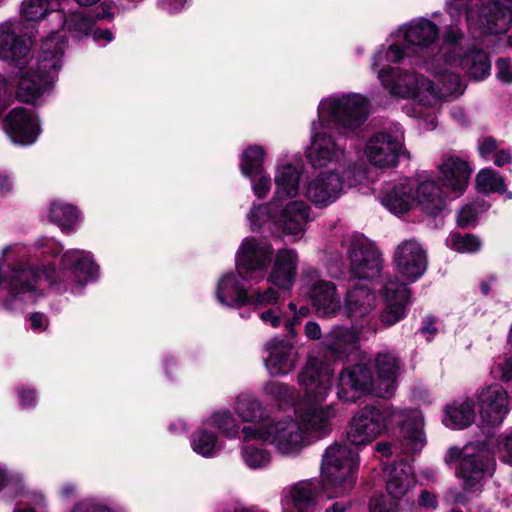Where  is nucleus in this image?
<instances>
[{
  "mask_svg": "<svg viewBox=\"0 0 512 512\" xmlns=\"http://www.w3.org/2000/svg\"><path fill=\"white\" fill-rule=\"evenodd\" d=\"M302 169L291 163H280L274 174L275 191L272 200L278 201L295 199L300 194Z\"/></svg>",
  "mask_w": 512,
  "mask_h": 512,
  "instance_id": "nucleus-29",
  "label": "nucleus"
},
{
  "mask_svg": "<svg viewBox=\"0 0 512 512\" xmlns=\"http://www.w3.org/2000/svg\"><path fill=\"white\" fill-rule=\"evenodd\" d=\"M191 447L203 457H212L220 449L217 435L206 428H199L192 434Z\"/></svg>",
  "mask_w": 512,
  "mask_h": 512,
  "instance_id": "nucleus-40",
  "label": "nucleus"
},
{
  "mask_svg": "<svg viewBox=\"0 0 512 512\" xmlns=\"http://www.w3.org/2000/svg\"><path fill=\"white\" fill-rule=\"evenodd\" d=\"M471 173L472 170L464 159L453 154L443 155L439 164L440 180L444 187L456 195L464 193Z\"/></svg>",
  "mask_w": 512,
  "mask_h": 512,
  "instance_id": "nucleus-26",
  "label": "nucleus"
},
{
  "mask_svg": "<svg viewBox=\"0 0 512 512\" xmlns=\"http://www.w3.org/2000/svg\"><path fill=\"white\" fill-rule=\"evenodd\" d=\"M265 366L272 376L286 375L291 372L298 361L295 347L287 341L271 339L265 344Z\"/></svg>",
  "mask_w": 512,
  "mask_h": 512,
  "instance_id": "nucleus-25",
  "label": "nucleus"
},
{
  "mask_svg": "<svg viewBox=\"0 0 512 512\" xmlns=\"http://www.w3.org/2000/svg\"><path fill=\"white\" fill-rule=\"evenodd\" d=\"M381 202L396 215L410 211L415 205L434 215L445 206L441 191L433 180H424L417 187L409 180H402L387 189Z\"/></svg>",
  "mask_w": 512,
  "mask_h": 512,
  "instance_id": "nucleus-9",
  "label": "nucleus"
},
{
  "mask_svg": "<svg viewBox=\"0 0 512 512\" xmlns=\"http://www.w3.org/2000/svg\"><path fill=\"white\" fill-rule=\"evenodd\" d=\"M497 77L500 81L512 83V64L507 58H499L496 62Z\"/></svg>",
  "mask_w": 512,
  "mask_h": 512,
  "instance_id": "nucleus-52",
  "label": "nucleus"
},
{
  "mask_svg": "<svg viewBox=\"0 0 512 512\" xmlns=\"http://www.w3.org/2000/svg\"><path fill=\"white\" fill-rule=\"evenodd\" d=\"M476 184L479 191L485 194L489 193H506V198H512V192L506 190L503 177L496 171L485 168L478 172L476 176Z\"/></svg>",
  "mask_w": 512,
  "mask_h": 512,
  "instance_id": "nucleus-39",
  "label": "nucleus"
},
{
  "mask_svg": "<svg viewBox=\"0 0 512 512\" xmlns=\"http://www.w3.org/2000/svg\"><path fill=\"white\" fill-rule=\"evenodd\" d=\"M298 256L292 249L283 248L277 251L268 282L278 289L287 291L294 284L297 274Z\"/></svg>",
  "mask_w": 512,
  "mask_h": 512,
  "instance_id": "nucleus-28",
  "label": "nucleus"
},
{
  "mask_svg": "<svg viewBox=\"0 0 512 512\" xmlns=\"http://www.w3.org/2000/svg\"><path fill=\"white\" fill-rule=\"evenodd\" d=\"M478 149L483 158L488 159L497 149L496 141L487 137L479 142Z\"/></svg>",
  "mask_w": 512,
  "mask_h": 512,
  "instance_id": "nucleus-55",
  "label": "nucleus"
},
{
  "mask_svg": "<svg viewBox=\"0 0 512 512\" xmlns=\"http://www.w3.org/2000/svg\"><path fill=\"white\" fill-rule=\"evenodd\" d=\"M65 45V36L53 33L42 42L34 59L32 40L22 33V24L16 20L0 24V59L16 69V95L21 102L34 104L51 90L63 64Z\"/></svg>",
  "mask_w": 512,
  "mask_h": 512,
  "instance_id": "nucleus-1",
  "label": "nucleus"
},
{
  "mask_svg": "<svg viewBox=\"0 0 512 512\" xmlns=\"http://www.w3.org/2000/svg\"><path fill=\"white\" fill-rule=\"evenodd\" d=\"M471 31L500 34L512 26V0H479L466 9Z\"/></svg>",
  "mask_w": 512,
  "mask_h": 512,
  "instance_id": "nucleus-15",
  "label": "nucleus"
},
{
  "mask_svg": "<svg viewBox=\"0 0 512 512\" xmlns=\"http://www.w3.org/2000/svg\"><path fill=\"white\" fill-rule=\"evenodd\" d=\"M497 454L502 462L512 465V427L498 436Z\"/></svg>",
  "mask_w": 512,
  "mask_h": 512,
  "instance_id": "nucleus-47",
  "label": "nucleus"
},
{
  "mask_svg": "<svg viewBox=\"0 0 512 512\" xmlns=\"http://www.w3.org/2000/svg\"><path fill=\"white\" fill-rule=\"evenodd\" d=\"M357 341L356 332L347 328L335 327L326 336L324 345L332 356L342 358L356 349Z\"/></svg>",
  "mask_w": 512,
  "mask_h": 512,
  "instance_id": "nucleus-35",
  "label": "nucleus"
},
{
  "mask_svg": "<svg viewBox=\"0 0 512 512\" xmlns=\"http://www.w3.org/2000/svg\"><path fill=\"white\" fill-rule=\"evenodd\" d=\"M288 496L298 512H312L320 497V484L314 480H303L288 490Z\"/></svg>",
  "mask_w": 512,
  "mask_h": 512,
  "instance_id": "nucleus-33",
  "label": "nucleus"
},
{
  "mask_svg": "<svg viewBox=\"0 0 512 512\" xmlns=\"http://www.w3.org/2000/svg\"><path fill=\"white\" fill-rule=\"evenodd\" d=\"M351 273L360 279H372L382 269V254L364 237H355L349 246Z\"/></svg>",
  "mask_w": 512,
  "mask_h": 512,
  "instance_id": "nucleus-20",
  "label": "nucleus"
},
{
  "mask_svg": "<svg viewBox=\"0 0 512 512\" xmlns=\"http://www.w3.org/2000/svg\"><path fill=\"white\" fill-rule=\"evenodd\" d=\"M462 0H447L446 7L452 19H456L461 13Z\"/></svg>",
  "mask_w": 512,
  "mask_h": 512,
  "instance_id": "nucleus-63",
  "label": "nucleus"
},
{
  "mask_svg": "<svg viewBox=\"0 0 512 512\" xmlns=\"http://www.w3.org/2000/svg\"><path fill=\"white\" fill-rule=\"evenodd\" d=\"M259 318L263 323L270 325L271 327H279L281 324L282 316L278 310L271 308L263 311L259 314Z\"/></svg>",
  "mask_w": 512,
  "mask_h": 512,
  "instance_id": "nucleus-54",
  "label": "nucleus"
},
{
  "mask_svg": "<svg viewBox=\"0 0 512 512\" xmlns=\"http://www.w3.org/2000/svg\"><path fill=\"white\" fill-rule=\"evenodd\" d=\"M364 394L374 395V381L365 365L345 367L339 376L338 398L344 402H355Z\"/></svg>",
  "mask_w": 512,
  "mask_h": 512,
  "instance_id": "nucleus-22",
  "label": "nucleus"
},
{
  "mask_svg": "<svg viewBox=\"0 0 512 512\" xmlns=\"http://www.w3.org/2000/svg\"><path fill=\"white\" fill-rule=\"evenodd\" d=\"M421 333L427 337V340H431L437 333L435 320L432 318H425L421 327Z\"/></svg>",
  "mask_w": 512,
  "mask_h": 512,
  "instance_id": "nucleus-59",
  "label": "nucleus"
},
{
  "mask_svg": "<svg viewBox=\"0 0 512 512\" xmlns=\"http://www.w3.org/2000/svg\"><path fill=\"white\" fill-rule=\"evenodd\" d=\"M333 370L315 356H309L298 374V384L304 394L303 402L296 409L305 432L310 430L318 435L331 431V420L336 412L332 405L317 408L324 402L331 390Z\"/></svg>",
  "mask_w": 512,
  "mask_h": 512,
  "instance_id": "nucleus-6",
  "label": "nucleus"
},
{
  "mask_svg": "<svg viewBox=\"0 0 512 512\" xmlns=\"http://www.w3.org/2000/svg\"><path fill=\"white\" fill-rule=\"evenodd\" d=\"M13 189V181L6 173L0 172V196L6 195Z\"/></svg>",
  "mask_w": 512,
  "mask_h": 512,
  "instance_id": "nucleus-62",
  "label": "nucleus"
},
{
  "mask_svg": "<svg viewBox=\"0 0 512 512\" xmlns=\"http://www.w3.org/2000/svg\"><path fill=\"white\" fill-rule=\"evenodd\" d=\"M326 124L312 123V140L306 151V157L314 168H326L328 165L333 167L344 166L341 161L345 158V149L339 146L331 135L319 131Z\"/></svg>",
  "mask_w": 512,
  "mask_h": 512,
  "instance_id": "nucleus-19",
  "label": "nucleus"
},
{
  "mask_svg": "<svg viewBox=\"0 0 512 512\" xmlns=\"http://www.w3.org/2000/svg\"><path fill=\"white\" fill-rule=\"evenodd\" d=\"M386 474L388 495L372 500L370 512H400L395 499L402 498L415 483L413 467L404 461L387 468Z\"/></svg>",
  "mask_w": 512,
  "mask_h": 512,
  "instance_id": "nucleus-18",
  "label": "nucleus"
},
{
  "mask_svg": "<svg viewBox=\"0 0 512 512\" xmlns=\"http://www.w3.org/2000/svg\"><path fill=\"white\" fill-rule=\"evenodd\" d=\"M43 274L52 286L62 282L65 284L63 290L59 289L60 292L70 289L72 293H78L88 282L96 279L98 266L90 252L71 249L62 255L59 270L47 267Z\"/></svg>",
  "mask_w": 512,
  "mask_h": 512,
  "instance_id": "nucleus-12",
  "label": "nucleus"
},
{
  "mask_svg": "<svg viewBox=\"0 0 512 512\" xmlns=\"http://www.w3.org/2000/svg\"><path fill=\"white\" fill-rule=\"evenodd\" d=\"M65 25L69 30L77 31L83 35H88L92 29V20L81 14H73L65 20Z\"/></svg>",
  "mask_w": 512,
  "mask_h": 512,
  "instance_id": "nucleus-50",
  "label": "nucleus"
},
{
  "mask_svg": "<svg viewBox=\"0 0 512 512\" xmlns=\"http://www.w3.org/2000/svg\"><path fill=\"white\" fill-rule=\"evenodd\" d=\"M31 326L35 330H40L45 327L46 317L41 313H34L30 316Z\"/></svg>",
  "mask_w": 512,
  "mask_h": 512,
  "instance_id": "nucleus-64",
  "label": "nucleus"
},
{
  "mask_svg": "<svg viewBox=\"0 0 512 512\" xmlns=\"http://www.w3.org/2000/svg\"><path fill=\"white\" fill-rule=\"evenodd\" d=\"M5 131L16 144L30 145L40 133L37 117L24 108L12 109L5 118Z\"/></svg>",
  "mask_w": 512,
  "mask_h": 512,
  "instance_id": "nucleus-23",
  "label": "nucleus"
},
{
  "mask_svg": "<svg viewBox=\"0 0 512 512\" xmlns=\"http://www.w3.org/2000/svg\"><path fill=\"white\" fill-rule=\"evenodd\" d=\"M242 434L245 442L268 443L285 457H296L307 445L305 428L291 416H271L255 426H244Z\"/></svg>",
  "mask_w": 512,
  "mask_h": 512,
  "instance_id": "nucleus-8",
  "label": "nucleus"
},
{
  "mask_svg": "<svg viewBox=\"0 0 512 512\" xmlns=\"http://www.w3.org/2000/svg\"><path fill=\"white\" fill-rule=\"evenodd\" d=\"M279 290L280 289L278 288L270 286L263 291H252L251 293H248L245 305H251L258 308L273 306L277 304L279 300Z\"/></svg>",
  "mask_w": 512,
  "mask_h": 512,
  "instance_id": "nucleus-45",
  "label": "nucleus"
},
{
  "mask_svg": "<svg viewBox=\"0 0 512 512\" xmlns=\"http://www.w3.org/2000/svg\"><path fill=\"white\" fill-rule=\"evenodd\" d=\"M235 412L238 417L249 426H255L271 416L264 415L261 402L250 394H241L235 402Z\"/></svg>",
  "mask_w": 512,
  "mask_h": 512,
  "instance_id": "nucleus-36",
  "label": "nucleus"
},
{
  "mask_svg": "<svg viewBox=\"0 0 512 512\" xmlns=\"http://www.w3.org/2000/svg\"><path fill=\"white\" fill-rule=\"evenodd\" d=\"M474 421V403L466 398L451 402L445 407L443 424L453 430L464 429Z\"/></svg>",
  "mask_w": 512,
  "mask_h": 512,
  "instance_id": "nucleus-34",
  "label": "nucleus"
},
{
  "mask_svg": "<svg viewBox=\"0 0 512 512\" xmlns=\"http://www.w3.org/2000/svg\"><path fill=\"white\" fill-rule=\"evenodd\" d=\"M253 177H256L252 180L251 188L254 195L258 199L265 198L271 189V179L268 175L262 172L261 174H254Z\"/></svg>",
  "mask_w": 512,
  "mask_h": 512,
  "instance_id": "nucleus-51",
  "label": "nucleus"
},
{
  "mask_svg": "<svg viewBox=\"0 0 512 512\" xmlns=\"http://www.w3.org/2000/svg\"><path fill=\"white\" fill-rule=\"evenodd\" d=\"M419 505L426 507V508H433L435 509L437 507V500L434 494H431L428 491H422L420 497H419Z\"/></svg>",
  "mask_w": 512,
  "mask_h": 512,
  "instance_id": "nucleus-60",
  "label": "nucleus"
},
{
  "mask_svg": "<svg viewBox=\"0 0 512 512\" xmlns=\"http://www.w3.org/2000/svg\"><path fill=\"white\" fill-rule=\"evenodd\" d=\"M369 100L359 93L333 94L322 99L318 106L319 124L333 123L344 129L355 130L367 120Z\"/></svg>",
  "mask_w": 512,
  "mask_h": 512,
  "instance_id": "nucleus-10",
  "label": "nucleus"
},
{
  "mask_svg": "<svg viewBox=\"0 0 512 512\" xmlns=\"http://www.w3.org/2000/svg\"><path fill=\"white\" fill-rule=\"evenodd\" d=\"M38 248L44 249L45 254H58L62 250V245L56 242L54 239L47 237L40 238L36 241Z\"/></svg>",
  "mask_w": 512,
  "mask_h": 512,
  "instance_id": "nucleus-53",
  "label": "nucleus"
},
{
  "mask_svg": "<svg viewBox=\"0 0 512 512\" xmlns=\"http://www.w3.org/2000/svg\"><path fill=\"white\" fill-rule=\"evenodd\" d=\"M311 207L303 200L290 199L287 201L274 200L268 203L254 205L248 220L253 231L267 227L277 229L285 235L301 238L310 221Z\"/></svg>",
  "mask_w": 512,
  "mask_h": 512,
  "instance_id": "nucleus-7",
  "label": "nucleus"
},
{
  "mask_svg": "<svg viewBox=\"0 0 512 512\" xmlns=\"http://www.w3.org/2000/svg\"><path fill=\"white\" fill-rule=\"evenodd\" d=\"M239 277L241 276L238 273L228 272L219 279L216 297L220 304L229 307L245 305L248 292L239 281Z\"/></svg>",
  "mask_w": 512,
  "mask_h": 512,
  "instance_id": "nucleus-32",
  "label": "nucleus"
},
{
  "mask_svg": "<svg viewBox=\"0 0 512 512\" xmlns=\"http://www.w3.org/2000/svg\"><path fill=\"white\" fill-rule=\"evenodd\" d=\"M310 298L319 315L331 317L341 309V299L331 281L318 280L310 289Z\"/></svg>",
  "mask_w": 512,
  "mask_h": 512,
  "instance_id": "nucleus-30",
  "label": "nucleus"
},
{
  "mask_svg": "<svg viewBox=\"0 0 512 512\" xmlns=\"http://www.w3.org/2000/svg\"><path fill=\"white\" fill-rule=\"evenodd\" d=\"M401 423L404 453H416L426 444L423 415L418 410H400L394 407L365 406L351 418L346 437L355 446H366L380 437L388 424Z\"/></svg>",
  "mask_w": 512,
  "mask_h": 512,
  "instance_id": "nucleus-3",
  "label": "nucleus"
},
{
  "mask_svg": "<svg viewBox=\"0 0 512 512\" xmlns=\"http://www.w3.org/2000/svg\"><path fill=\"white\" fill-rule=\"evenodd\" d=\"M263 389L267 395L283 402L289 401L294 395V388L281 382H268L264 385Z\"/></svg>",
  "mask_w": 512,
  "mask_h": 512,
  "instance_id": "nucleus-46",
  "label": "nucleus"
},
{
  "mask_svg": "<svg viewBox=\"0 0 512 512\" xmlns=\"http://www.w3.org/2000/svg\"><path fill=\"white\" fill-rule=\"evenodd\" d=\"M242 460L250 469H262L271 461V453L264 447L245 445L241 450Z\"/></svg>",
  "mask_w": 512,
  "mask_h": 512,
  "instance_id": "nucleus-43",
  "label": "nucleus"
},
{
  "mask_svg": "<svg viewBox=\"0 0 512 512\" xmlns=\"http://www.w3.org/2000/svg\"><path fill=\"white\" fill-rule=\"evenodd\" d=\"M461 52L462 48L458 45V49H456L455 52H451L447 57V61H445L442 67V70L445 71L444 80L446 82L447 76L451 72L460 78V76L455 72L459 67H467L469 75L476 80L483 79L489 75L491 64L485 52L473 51L465 58L461 56Z\"/></svg>",
  "mask_w": 512,
  "mask_h": 512,
  "instance_id": "nucleus-27",
  "label": "nucleus"
},
{
  "mask_svg": "<svg viewBox=\"0 0 512 512\" xmlns=\"http://www.w3.org/2000/svg\"><path fill=\"white\" fill-rule=\"evenodd\" d=\"M438 27L426 18L413 20L401 26L391 37L392 43L387 49L378 50L373 56V67L384 65L385 62H399L405 56V49L412 48L420 54L422 64L427 71L442 75V67L451 52L458 49V42L463 34L459 29L450 28L444 36V44L437 54L434 53V42L438 38Z\"/></svg>",
  "mask_w": 512,
  "mask_h": 512,
  "instance_id": "nucleus-2",
  "label": "nucleus"
},
{
  "mask_svg": "<svg viewBox=\"0 0 512 512\" xmlns=\"http://www.w3.org/2000/svg\"><path fill=\"white\" fill-rule=\"evenodd\" d=\"M492 373L504 382L512 380V356L505 354L498 357L494 362Z\"/></svg>",
  "mask_w": 512,
  "mask_h": 512,
  "instance_id": "nucleus-48",
  "label": "nucleus"
},
{
  "mask_svg": "<svg viewBox=\"0 0 512 512\" xmlns=\"http://www.w3.org/2000/svg\"><path fill=\"white\" fill-rule=\"evenodd\" d=\"M376 376L374 395L380 398H390L396 391L400 371L398 358L392 353H379L374 360Z\"/></svg>",
  "mask_w": 512,
  "mask_h": 512,
  "instance_id": "nucleus-24",
  "label": "nucleus"
},
{
  "mask_svg": "<svg viewBox=\"0 0 512 512\" xmlns=\"http://www.w3.org/2000/svg\"><path fill=\"white\" fill-rule=\"evenodd\" d=\"M357 467V459L348 446L335 443L326 449L322 457L321 477L328 498L338 497L353 487Z\"/></svg>",
  "mask_w": 512,
  "mask_h": 512,
  "instance_id": "nucleus-11",
  "label": "nucleus"
},
{
  "mask_svg": "<svg viewBox=\"0 0 512 512\" xmlns=\"http://www.w3.org/2000/svg\"><path fill=\"white\" fill-rule=\"evenodd\" d=\"M487 209V206L484 204H471L464 206L457 217V223L460 227H468L473 224L477 218V215L480 211H484Z\"/></svg>",
  "mask_w": 512,
  "mask_h": 512,
  "instance_id": "nucleus-49",
  "label": "nucleus"
},
{
  "mask_svg": "<svg viewBox=\"0 0 512 512\" xmlns=\"http://www.w3.org/2000/svg\"><path fill=\"white\" fill-rule=\"evenodd\" d=\"M70 512H114L111 509L86 502L77 503Z\"/></svg>",
  "mask_w": 512,
  "mask_h": 512,
  "instance_id": "nucleus-56",
  "label": "nucleus"
},
{
  "mask_svg": "<svg viewBox=\"0 0 512 512\" xmlns=\"http://www.w3.org/2000/svg\"><path fill=\"white\" fill-rule=\"evenodd\" d=\"M447 245L458 253H474L481 248V240L470 234L452 233L447 238Z\"/></svg>",
  "mask_w": 512,
  "mask_h": 512,
  "instance_id": "nucleus-44",
  "label": "nucleus"
},
{
  "mask_svg": "<svg viewBox=\"0 0 512 512\" xmlns=\"http://www.w3.org/2000/svg\"><path fill=\"white\" fill-rule=\"evenodd\" d=\"M77 491H78V488L75 483L66 482L61 485V487L59 489V495L63 499H70L77 495Z\"/></svg>",
  "mask_w": 512,
  "mask_h": 512,
  "instance_id": "nucleus-58",
  "label": "nucleus"
},
{
  "mask_svg": "<svg viewBox=\"0 0 512 512\" xmlns=\"http://www.w3.org/2000/svg\"><path fill=\"white\" fill-rule=\"evenodd\" d=\"M389 63L385 62L384 65L375 68L372 66V69L377 71L382 86L393 97L413 98L419 105L434 108L464 92L461 79L452 72L447 76V82L444 80V70L438 77L432 73L434 80H430L414 70L386 69Z\"/></svg>",
  "mask_w": 512,
  "mask_h": 512,
  "instance_id": "nucleus-5",
  "label": "nucleus"
},
{
  "mask_svg": "<svg viewBox=\"0 0 512 512\" xmlns=\"http://www.w3.org/2000/svg\"><path fill=\"white\" fill-rule=\"evenodd\" d=\"M265 149L259 145L247 147L241 156L240 170L245 177L252 178L254 174L264 172Z\"/></svg>",
  "mask_w": 512,
  "mask_h": 512,
  "instance_id": "nucleus-38",
  "label": "nucleus"
},
{
  "mask_svg": "<svg viewBox=\"0 0 512 512\" xmlns=\"http://www.w3.org/2000/svg\"><path fill=\"white\" fill-rule=\"evenodd\" d=\"M20 395V404L23 408L31 407L36 402V394L34 390L31 389H22L19 392Z\"/></svg>",
  "mask_w": 512,
  "mask_h": 512,
  "instance_id": "nucleus-57",
  "label": "nucleus"
},
{
  "mask_svg": "<svg viewBox=\"0 0 512 512\" xmlns=\"http://www.w3.org/2000/svg\"><path fill=\"white\" fill-rule=\"evenodd\" d=\"M205 424L218 429L228 438H235L240 431V425L228 410H219L212 413L205 421Z\"/></svg>",
  "mask_w": 512,
  "mask_h": 512,
  "instance_id": "nucleus-41",
  "label": "nucleus"
},
{
  "mask_svg": "<svg viewBox=\"0 0 512 512\" xmlns=\"http://www.w3.org/2000/svg\"><path fill=\"white\" fill-rule=\"evenodd\" d=\"M50 220L62 231L71 230L79 219V212L72 204L61 200L53 201L49 208Z\"/></svg>",
  "mask_w": 512,
  "mask_h": 512,
  "instance_id": "nucleus-37",
  "label": "nucleus"
},
{
  "mask_svg": "<svg viewBox=\"0 0 512 512\" xmlns=\"http://www.w3.org/2000/svg\"><path fill=\"white\" fill-rule=\"evenodd\" d=\"M477 399L480 421L484 426L500 425L512 408L508 392L500 385L482 388Z\"/></svg>",
  "mask_w": 512,
  "mask_h": 512,
  "instance_id": "nucleus-21",
  "label": "nucleus"
},
{
  "mask_svg": "<svg viewBox=\"0 0 512 512\" xmlns=\"http://www.w3.org/2000/svg\"><path fill=\"white\" fill-rule=\"evenodd\" d=\"M459 462L458 476L466 490L478 489L483 481L491 476L496 462L483 443H470L462 449L452 447L448 450L446 462Z\"/></svg>",
  "mask_w": 512,
  "mask_h": 512,
  "instance_id": "nucleus-13",
  "label": "nucleus"
},
{
  "mask_svg": "<svg viewBox=\"0 0 512 512\" xmlns=\"http://www.w3.org/2000/svg\"><path fill=\"white\" fill-rule=\"evenodd\" d=\"M356 183L353 169L337 166L308 178L304 185V196L316 207L324 208L337 201L346 189Z\"/></svg>",
  "mask_w": 512,
  "mask_h": 512,
  "instance_id": "nucleus-14",
  "label": "nucleus"
},
{
  "mask_svg": "<svg viewBox=\"0 0 512 512\" xmlns=\"http://www.w3.org/2000/svg\"><path fill=\"white\" fill-rule=\"evenodd\" d=\"M376 308V294L366 285H357L347 292L345 310L349 318L357 321Z\"/></svg>",
  "mask_w": 512,
  "mask_h": 512,
  "instance_id": "nucleus-31",
  "label": "nucleus"
},
{
  "mask_svg": "<svg viewBox=\"0 0 512 512\" xmlns=\"http://www.w3.org/2000/svg\"><path fill=\"white\" fill-rule=\"evenodd\" d=\"M395 276L388 278L382 289L383 308L380 321L392 326L406 316L410 299L408 285L418 281L428 266L427 252L416 240H404L395 249L393 256Z\"/></svg>",
  "mask_w": 512,
  "mask_h": 512,
  "instance_id": "nucleus-4",
  "label": "nucleus"
},
{
  "mask_svg": "<svg viewBox=\"0 0 512 512\" xmlns=\"http://www.w3.org/2000/svg\"><path fill=\"white\" fill-rule=\"evenodd\" d=\"M305 334L308 338L312 340H318L322 335L320 326L316 322L312 321L306 323Z\"/></svg>",
  "mask_w": 512,
  "mask_h": 512,
  "instance_id": "nucleus-61",
  "label": "nucleus"
},
{
  "mask_svg": "<svg viewBox=\"0 0 512 512\" xmlns=\"http://www.w3.org/2000/svg\"><path fill=\"white\" fill-rule=\"evenodd\" d=\"M273 253V246L268 240L254 237L244 239L236 254V268L242 280H263Z\"/></svg>",
  "mask_w": 512,
  "mask_h": 512,
  "instance_id": "nucleus-16",
  "label": "nucleus"
},
{
  "mask_svg": "<svg viewBox=\"0 0 512 512\" xmlns=\"http://www.w3.org/2000/svg\"><path fill=\"white\" fill-rule=\"evenodd\" d=\"M364 153L367 160L376 167H395L399 157L405 153L401 126L394 124L373 134L365 144Z\"/></svg>",
  "mask_w": 512,
  "mask_h": 512,
  "instance_id": "nucleus-17",
  "label": "nucleus"
},
{
  "mask_svg": "<svg viewBox=\"0 0 512 512\" xmlns=\"http://www.w3.org/2000/svg\"><path fill=\"white\" fill-rule=\"evenodd\" d=\"M53 11L51 0H22L20 16L28 22H39Z\"/></svg>",
  "mask_w": 512,
  "mask_h": 512,
  "instance_id": "nucleus-42",
  "label": "nucleus"
}]
</instances>
